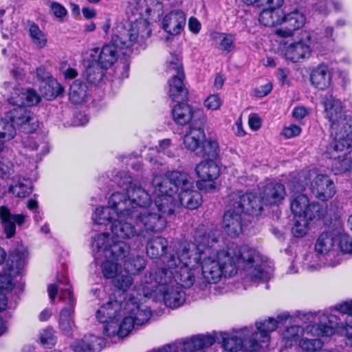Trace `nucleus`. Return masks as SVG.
I'll use <instances>...</instances> for the list:
<instances>
[{
	"label": "nucleus",
	"mask_w": 352,
	"mask_h": 352,
	"mask_svg": "<svg viewBox=\"0 0 352 352\" xmlns=\"http://www.w3.org/2000/svg\"><path fill=\"white\" fill-rule=\"evenodd\" d=\"M219 230L206 232L199 227L194 235L196 251L194 254L184 248L177 256H171L164 261L166 267L157 268L170 273L175 283L181 287H190L201 272L204 283L216 284L223 278L232 277L239 269L244 271L250 280L257 283L271 278L272 270L267 267L261 254L255 249L243 245L230 243L219 247Z\"/></svg>",
	"instance_id": "1"
},
{
	"label": "nucleus",
	"mask_w": 352,
	"mask_h": 352,
	"mask_svg": "<svg viewBox=\"0 0 352 352\" xmlns=\"http://www.w3.org/2000/svg\"><path fill=\"white\" fill-rule=\"evenodd\" d=\"M162 6L157 0H138L135 6L130 4L126 14L132 13L126 19L118 21L113 29L111 41L120 50L128 49L135 43L148 38L151 33L146 16H159Z\"/></svg>",
	"instance_id": "2"
},
{
	"label": "nucleus",
	"mask_w": 352,
	"mask_h": 352,
	"mask_svg": "<svg viewBox=\"0 0 352 352\" xmlns=\"http://www.w3.org/2000/svg\"><path fill=\"white\" fill-rule=\"evenodd\" d=\"M133 214L127 217H117L111 225L112 238L106 232L96 234L91 241V248L111 258L122 259L130 250L129 245L124 241L135 236H139L138 230L130 223L134 221L135 206L131 205Z\"/></svg>",
	"instance_id": "3"
},
{
	"label": "nucleus",
	"mask_w": 352,
	"mask_h": 352,
	"mask_svg": "<svg viewBox=\"0 0 352 352\" xmlns=\"http://www.w3.org/2000/svg\"><path fill=\"white\" fill-rule=\"evenodd\" d=\"M173 272L168 274L164 270L151 269L146 273L136 287L137 294L145 298H155L162 296L165 305L170 308H177L186 301V294L182 288L175 283L172 278Z\"/></svg>",
	"instance_id": "4"
},
{
	"label": "nucleus",
	"mask_w": 352,
	"mask_h": 352,
	"mask_svg": "<svg viewBox=\"0 0 352 352\" xmlns=\"http://www.w3.org/2000/svg\"><path fill=\"white\" fill-rule=\"evenodd\" d=\"M149 202V195L142 188L130 184L125 194L113 193L106 207L97 208L92 215L96 224L107 226L112 224L117 217H127L131 215L132 204L144 206Z\"/></svg>",
	"instance_id": "5"
},
{
	"label": "nucleus",
	"mask_w": 352,
	"mask_h": 352,
	"mask_svg": "<svg viewBox=\"0 0 352 352\" xmlns=\"http://www.w3.org/2000/svg\"><path fill=\"white\" fill-rule=\"evenodd\" d=\"M123 315L121 320L116 318L102 322L104 336L115 339V341L128 336L135 327L148 321L151 312L147 305L130 298L124 303Z\"/></svg>",
	"instance_id": "6"
},
{
	"label": "nucleus",
	"mask_w": 352,
	"mask_h": 352,
	"mask_svg": "<svg viewBox=\"0 0 352 352\" xmlns=\"http://www.w3.org/2000/svg\"><path fill=\"white\" fill-rule=\"evenodd\" d=\"M155 206L163 212L173 214L175 207L173 195L182 184L190 186L188 175L184 172L170 171L164 175H155L153 179Z\"/></svg>",
	"instance_id": "7"
},
{
	"label": "nucleus",
	"mask_w": 352,
	"mask_h": 352,
	"mask_svg": "<svg viewBox=\"0 0 352 352\" xmlns=\"http://www.w3.org/2000/svg\"><path fill=\"white\" fill-rule=\"evenodd\" d=\"M233 208L228 210L223 215L222 226L224 232L230 237H236L243 230L241 212L257 214L261 210L260 201L253 193L235 195Z\"/></svg>",
	"instance_id": "8"
},
{
	"label": "nucleus",
	"mask_w": 352,
	"mask_h": 352,
	"mask_svg": "<svg viewBox=\"0 0 352 352\" xmlns=\"http://www.w3.org/2000/svg\"><path fill=\"white\" fill-rule=\"evenodd\" d=\"M316 252L320 256L310 253L306 256L305 265L309 270H318L322 265L334 267L340 262L337 235L330 233H322L315 245Z\"/></svg>",
	"instance_id": "9"
},
{
	"label": "nucleus",
	"mask_w": 352,
	"mask_h": 352,
	"mask_svg": "<svg viewBox=\"0 0 352 352\" xmlns=\"http://www.w3.org/2000/svg\"><path fill=\"white\" fill-rule=\"evenodd\" d=\"M6 252L0 247V311L7 306V298L3 291L10 290L13 287V278L15 277L24 263L25 254L19 256L13 254L6 260ZM5 331L3 320L0 318V335Z\"/></svg>",
	"instance_id": "10"
},
{
	"label": "nucleus",
	"mask_w": 352,
	"mask_h": 352,
	"mask_svg": "<svg viewBox=\"0 0 352 352\" xmlns=\"http://www.w3.org/2000/svg\"><path fill=\"white\" fill-rule=\"evenodd\" d=\"M135 206L134 222L138 228L139 237L145 239L151 234L162 232L167 226V221L163 214L168 212L160 211L153 205L149 197V202L144 206Z\"/></svg>",
	"instance_id": "11"
},
{
	"label": "nucleus",
	"mask_w": 352,
	"mask_h": 352,
	"mask_svg": "<svg viewBox=\"0 0 352 352\" xmlns=\"http://www.w3.org/2000/svg\"><path fill=\"white\" fill-rule=\"evenodd\" d=\"M309 186L312 194L321 201H326L336 193L333 180L327 175L318 174L316 170L303 171L299 175L298 181L294 184V191H301Z\"/></svg>",
	"instance_id": "12"
},
{
	"label": "nucleus",
	"mask_w": 352,
	"mask_h": 352,
	"mask_svg": "<svg viewBox=\"0 0 352 352\" xmlns=\"http://www.w3.org/2000/svg\"><path fill=\"white\" fill-rule=\"evenodd\" d=\"M167 72L173 75L168 81V95L173 101L180 102L187 98L188 91L184 84V71L180 58L173 55L168 62Z\"/></svg>",
	"instance_id": "13"
},
{
	"label": "nucleus",
	"mask_w": 352,
	"mask_h": 352,
	"mask_svg": "<svg viewBox=\"0 0 352 352\" xmlns=\"http://www.w3.org/2000/svg\"><path fill=\"white\" fill-rule=\"evenodd\" d=\"M57 280L60 285H64L63 287H59L60 289V299L66 302L69 306V307H65L60 311L59 327L65 334L69 336L75 327L73 318L75 300L70 285H69L67 278L63 277V279H60L58 277Z\"/></svg>",
	"instance_id": "14"
},
{
	"label": "nucleus",
	"mask_w": 352,
	"mask_h": 352,
	"mask_svg": "<svg viewBox=\"0 0 352 352\" xmlns=\"http://www.w3.org/2000/svg\"><path fill=\"white\" fill-rule=\"evenodd\" d=\"M196 173L200 179L197 182V188L206 192H213L217 188L216 180L219 178L221 167L213 160H206L198 164L195 168Z\"/></svg>",
	"instance_id": "15"
},
{
	"label": "nucleus",
	"mask_w": 352,
	"mask_h": 352,
	"mask_svg": "<svg viewBox=\"0 0 352 352\" xmlns=\"http://www.w3.org/2000/svg\"><path fill=\"white\" fill-rule=\"evenodd\" d=\"M337 124L338 129L336 131L332 128V123H330V132L333 137V142L329 145L330 149L335 152L351 149L352 140L349 136L352 134V116L345 115L338 119Z\"/></svg>",
	"instance_id": "16"
},
{
	"label": "nucleus",
	"mask_w": 352,
	"mask_h": 352,
	"mask_svg": "<svg viewBox=\"0 0 352 352\" xmlns=\"http://www.w3.org/2000/svg\"><path fill=\"white\" fill-rule=\"evenodd\" d=\"M320 324L308 325L306 331L314 336H329L335 333L344 335L346 325L340 318L333 314L321 316Z\"/></svg>",
	"instance_id": "17"
},
{
	"label": "nucleus",
	"mask_w": 352,
	"mask_h": 352,
	"mask_svg": "<svg viewBox=\"0 0 352 352\" xmlns=\"http://www.w3.org/2000/svg\"><path fill=\"white\" fill-rule=\"evenodd\" d=\"M291 210L295 218H309L320 219L327 214V208L318 203H309L304 195L296 196L291 202Z\"/></svg>",
	"instance_id": "18"
},
{
	"label": "nucleus",
	"mask_w": 352,
	"mask_h": 352,
	"mask_svg": "<svg viewBox=\"0 0 352 352\" xmlns=\"http://www.w3.org/2000/svg\"><path fill=\"white\" fill-rule=\"evenodd\" d=\"M137 294L136 289L131 294L125 296L124 294H119L118 297L114 295L109 297V301L102 305L96 311V317L100 322H108L111 319H115L121 313L123 314L124 303L130 298H133L135 301L140 302V300L135 297Z\"/></svg>",
	"instance_id": "19"
},
{
	"label": "nucleus",
	"mask_w": 352,
	"mask_h": 352,
	"mask_svg": "<svg viewBox=\"0 0 352 352\" xmlns=\"http://www.w3.org/2000/svg\"><path fill=\"white\" fill-rule=\"evenodd\" d=\"M6 118L13 126H16L27 133L35 131L38 126L37 118L23 107H17L9 111Z\"/></svg>",
	"instance_id": "20"
},
{
	"label": "nucleus",
	"mask_w": 352,
	"mask_h": 352,
	"mask_svg": "<svg viewBox=\"0 0 352 352\" xmlns=\"http://www.w3.org/2000/svg\"><path fill=\"white\" fill-rule=\"evenodd\" d=\"M119 47L112 41L104 44L102 48H93L89 51V57L100 67L107 69L111 67L118 58Z\"/></svg>",
	"instance_id": "21"
},
{
	"label": "nucleus",
	"mask_w": 352,
	"mask_h": 352,
	"mask_svg": "<svg viewBox=\"0 0 352 352\" xmlns=\"http://www.w3.org/2000/svg\"><path fill=\"white\" fill-rule=\"evenodd\" d=\"M314 47L313 36L305 34L298 41L292 43L286 47L285 56L292 62H298L309 58Z\"/></svg>",
	"instance_id": "22"
},
{
	"label": "nucleus",
	"mask_w": 352,
	"mask_h": 352,
	"mask_svg": "<svg viewBox=\"0 0 352 352\" xmlns=\"http://www.w3.org/2000/svg\"><path fill=\"white\" fill-rule=\"evenodd\" d=\"M324 118L332 123L333 130H338V120L345 116L344 102L332 96L324 98L322 100Z\"/></svg>",
	"instance_id": "23"
},
{
	"label": "nucleus",
	"mask_w": 352,
	"mask_h": 352,
	"mask_svg": "<svg viewBox=\"0 0 352 352\" xmlns=\"http://www.w3.org/2000/svg\"><path fill=\"white\" fill-rule=\"evenodd\" d=\"M305 21V16L298 10H294L287 14L283 13L282 25H284V27L276 29L275 33L280 37H289L295 30L301 28Z\"/></svg>",
	"instance_id": "24"
},
{
	"label": "nucleus",
	"mask_w": 352,
	"mask_h": 352,
	"mask_svg": "<svg viewBox=\"0 0 352 352\" xmlns=\"http://www.w3.org/2000/svg\"><path fill=\"white\" fill-rule=\"evenodd\" d=\"M26 216L23 214H12L5 206H0V222L8 238L13 236L16 232V225L21 226L25 221Z\"/></svg>",
	"instance_id": "25"
},
{
	"label": "nucleus",
	"mask_w": 352,
	"mask_h": 352,
	"mask_svg": "<svg viewBox=\"0 0 352 352\" xmlns=\"http://www.w3.org/2000/svg\"><path fill=\"white\" fill-rule=\"evenodd\" d=\"M186 24V15L180 10H172L164 15L162 21V28L170 35H178Z\"/></svg>",
	"instance_id": "26"
},
{
	"label": "nucleus",
	"mask_w": 352,
	"mask_h": 352,
	"mask_svg": "<svg viewBox=\"0 0 352 352\" xmlns=\"http://www.w3.org/2000/svg\"><path fill=\"white\" fill-rule=\"evenodd\" d=\"M253 195L260 201L262 208L263 204L272 205L281 203L286 195V192L283 184L280 183H270L264 187L260 197H257L254 194Z\"/></svg>",
	"instance_id": "27"
},
{
	"label": "nucleus",
	"mask_w": 352,
	"mask_h": 352,
	"mask_svg": "<svg viewBox=\"0 0 352 352\" xmlns=\"http://www.w3.org/2000/svg\"><path fill=\"white\" fill-rule=\"evenodd\" d=\"M188 181L190 183V186H186L183 184H181L178 197L182 206L193 210L197 208L201 205L202 197L198 191L193 190V180L189 175Z\"/></svg>",
	"instance_id": "28"
},
{
	"label": "nucleus",
	"mask_w": 352,
	"mask_h": 352,
	"mask_svg": "<svg viewBox=\"0 0 352 352\" xmlns=\"http://www.w3.org/2000/svg\"><path fill=\"white\" fill-rule=\"evenodd\" d=\"M205 139L206 134L202 127L190 125L184 136L183 143L186 149L196 152Z\"/></svg>",
	"instance_id": "29"
},
{
	"label": "nucleus",
	"mask_w": 352,
	"mask_h": 352,
	"mask_svg": "<svg viewBox=\"0 0 352 352\" xmlns=\"http://www.w3.org/2000/svg\"><path fill=\"white\" fill-rule=\"evenodd\" d=\"M351 149L341 151L338 150L337 152L330 149V146L327 148L326 155L330 159H333V168L336 174L344 173L352 167V161L351 158L346 157V154L350 152Z\"/></svg>",
	"instance_id": "30"
},
{
	"label": "nucleus",
	"mask_w": 352,
	"mask_h": 352,
	"mask_svg": "<svg viewBox=\"0 0 352 352\" xmlns=\"http://www.w3.org/2000/svg\"><path fill=\"white\" fill-rule=\"evenodd\" d=\"M311 85L320 90L327 89L331 82V76L329 68L324 64L318 65L310 74Z\"/></svg>",
	"instance_id": "31"
},
{
	"label": "nucleus",
	"mask_w": 352,
	"mask_h": 352,
	"mask_svg": "<svg viewBox=\"0 0 352 352\" xmlns=\"http://www.w3.org/2000/svg\"><path fill=\"white\" fill-rule=\"evenodd\" d=\"M92 250L94 252V257L96 260L98 261L101 259L102 257L105 258L106 259L101 263V268L103 276L106 278L113 279L121 272V267L119 266L116 262L119 259L108 258L101 252L99 253L97 252V250H94L93 248Z\"/></svg>",
	"instance_id": "32"
},
{
	"label": "nucleus",
	"mask_w": 352,
	"mask_h": 352,
	"mask_svg": "<svg viewBox=\"0 0 352 352\" xmlns=\"http://www.w3.org/2000/svg\"><path fill=\"white\" fill-rule=\"evenodd\" d=\"M100 338L89 335L75 341L71 346L74 352H96L100 349Z\"/></svg>",
	"instance_id": "33"
},
{
	"label": "nucleus",
	"mask_w": 352,
	"mask_h": 352,
	"mask_svg": "<svg viewBox=\"0 0 352 352\" xmlns=\"http://www.w3.org/2000/svg\"><path fill=\"white\" fill-rule=\"evenodd\" d=\"M172 109V116L174 121L180 125L187 124L192 118L193 110L186 103L177 102Z\"/></svg>",
	"instance_id": "34"
},
{
	"label": "nucleus",
	"mask_w": 352,
	"mask_h": 352,
	"mask_svg": "<svg viewBox=\"0 0 352 352\" xmlns=\"http://www.w3.org/2000/svg\"><path fill=\"white\" fill-rule=\"evenodd\" d=\"M283 12L279 9L264 8L259 16V21L265 26L282 25Z\"/></svg>",
	"instance_id": "35"
},
{
	"label": "nucleus",
	"mask_w": 352,
	"mask_h": 352,
	"mask_svg": "<svg viewBox=\"0 0 352 352\" xmlns=\"http://www.w3.org/2000/svg\"><path fill=\"white\" fill-rule=\"evenodd\" d=\"M168 247V241L162 236L150 239L146 244V254L151 258L162 256Z\"/></svg>",
	"instance_id": "36"
},
{
	"label": "nucleus",
	"mask_w": 352,
	"mask_h": 352,
	"mask_svg": "<svg viewBox=\"0 0 352 352\" xmlns=\"http://www.w3.org/2000/svg\"><path fill=\"white\" fill-rule=\"evenodd\" d=\"M88 87L87 85L80 80H76L70 85L69 98L74 104H81L87 96Z\"/></svg>",
	"instance_id": "37"
},
{
	"label": "nucleus",
	"mask_w": 352,
	"mask_h": 352,
	"mask_svg": "<svg viewBox=\"0 0 352 352\" xmlns=\"http://www.w3.org/2000/svg\"><path fill=\"white\" fill-rule=\"evenodd\" d=\"M9 192L17 197L24 198L32 192V182L25 178H14L13 184L9 188Z\"/></svg>",
	"instance_id": "38"
},
{
	"label": "nucleus",
	"mask_w": 352,
	"mask_h": 352,
	"mask_svg": "<svg viewBox=\"0 0 352 352\" xmlns=\"http://www.w3.org/2000/svg\"><path fill=\"white\" fill-rule=\"evenodd\" d=\"M40 91L43 97L52 100L63 92V88L56 80L50 78L48 81L43 82Z\"/></svg>",
	"instance_id": "39"
},
{
	"label": "nucleus",
	"mask_w": 352,
	"mask_h": 352,
	"mask_svg": "<svg viewBox=\"0 0 352 352\" xmlns=\"http://www.w3.org/2000/svg\"><path fill=\"white\" fill-rule=\"evenodd\" d=\"M304 333L310 334V333L306 331V329L304 330L299 325H292L285 329L281 333V337L285 346H290L296 342Z\"/></svg>",
	"instance_id": "40"
},
{
	"label": "nucleus",
	"mask_w": 352,
	"mask_h": 352,
	"mask_svg": "<svg viewBox=\"0 0 352 352\" xmlns=\"http://www.w3.org/2000/svg\"><path fill=\"white\" fill-rule=\"evenodd\" d=\"M29 34L32 43L38 48H44L47 43V35L43 32L38 25L34 23H30Z\"/></svg>",
	"instance_id": "41"
},
{
	"label": "nucleus",
	"mask_w": 352,
	"mask_h": 352,
	"mask_svg": "<svg viewBox=\"0 0 352 352\" xmlns=\"http://www.w3.org/2000/svg\"><path fill=\"white\" fill-rule=\"evenodd\" d=\"M219 146L217 140L209 138L205 139L201 145L199 153L203 157H207L208 160H214L219 153Z\"/></svg>",
	"instance_id": "42"
},
{
	"label": "nucleus",
	"mask_w": 352,
	"mask_h": 352,
	"mask_svg": "<svg viewBox=\"0 0 352 352\" xmlns=\"http://www.w3.org/2000/svg\"><path fill=\"white\" fill-rule=\"evenodd\" d=\"M146 265V261L143 256H132L124 263L125 270L131 274H137L143 270Z\"/></svg>",
	"instance_id": "43"
},
{
	"label": "nucleus",
	"mask_w": 352,
	"mask_h": 352,
	"mask_svg": "<svg viewBox=\"0 0 352 352\" xmlns=\"http://www.w3.org/2000/svg\"><path fill=\"white\" fill-rule=\"evenodd\" d=\"M104 69L95 64L91 60V64L89 65L86 69L87 78L89 82L92 84L99 82L104 76Z\"/></svg>",
	"instance_id": "44"
},
{
	"label": "nucleus",
	"mask_w": 352,
	"mask_h": 352,
	"mask_svg": "<svg viewBox=\"0 0 352 352\" xmlns=\"http://www.w3.org/2000/svg\"><path fill=\"white\" fill-rule=\"evenodd\" d=\"M16 130L12 124L7 118H0V140L6 142L14 138Z\"/></svg>",
	"instance_id": "45"
},
{
	"label": "nucleus",
	"mask_w": 352,
	"mask_h": 352,
	"mask_svg": "<svg viewBox=\"0 0 352 352\" xmlns=\"http://www.w3.org/2000/svg\"><path fill=\"white\" fill-rule=\"evenodd\" d=\"M133 283V278L121 272L113 279V285L115 287L122 291H126Z\"/></svg>",
	"instance_id": "46"
},
{
	"label": "nucleus",
	"mask_w": 352,
	"mask_h": 352,
	"mask_svg": "<svg viewBox=\"0 0 352 352\" xmlns=\"http://www.w3.org/2000/svg\"><path fill=\"white\" fill-rule=\"evenodd\" d=\"M314 219L296 218L294 225L292 228V233L296 237H302L308 231L309 222Z\"/></svg>",
	"instance_id": "47"
},
{
	"label": "nucleus",
	"mask_w": 352,
	"mask_h": 352,
	"mask_svg": "<svg viewBox=\"0 0 352 352\" xmlns=\"http://www.w3.org/2000/svg\"><path fill=\"white\" fill-rule=\"evenodd\" d=\"M338 251L346 254H352V236L342 233L337 235Z\"/></svg>",
	"instance_id": "48"
},
{
	"label": "nucleus",
	"mask_w": 352,
	"mask_h": 352,
	"mask_svg": "<svg viewBox=\"0 0 352 352\" xmlns=\"http://www.w3.org/2000/svg\"><path fill=\"white\" fill-rule=\"evenodd\" d=\"M218 39L219 41L218 48L220 50L230 52L234 47V36L232 34H221Z\"/></svg>",
	"instance_id": "49"
},
{
	"label": "nucleus",
	"mask_w": 352,
	"mask_h": 352,
	"mask_svg": "<svg viewBox=\"0 0 352 352\" xmlns=\"http://www.w3.org/2000/svg\"><path fill=\"white\" fill-rule=\"evenodd\" d=\"M39 340L42 345L45 347H52L55 344L56 340L54 332L52 329L47 328L41 332Z\"/></svg>",
	"instance_id": "50"
},
{
	"label": "nucleus",
	"mask_w": 352,
	"mask_h": 352,
	"mask_svg": "<svg viewBox=\"0 0 352 352\" xmlns=\"http://www.w3.org/2000/svg\"><path fill=\"white\" fill-rule=\"evenodd\" d=\"M24 93L25 89H23L14 88L13 92L8 99L9 102L17 107H22L24 105Z\"/></svg>",
	"instance_id": "51"
},
{
	"label": "nucleus",
	"mask_w": 352,
	"mask_h": 352,
	"mask_svg": "<svg viewBox=\"0 0 352 352\" xmlns=\"http://www.w3.org/2000/svg\"><path fill=\"white\" fill-rule=\"evenodd\" d=\"M300 346L304 351H316L322 347V342L319 339H302L300 342Z\"/></svg>",
	"instance_id": "52"
},
{
	"label": "nucleus",
	"mask_w": 352,
	"mask_h": 352,
	"mask_svg": "<svg viewBox=\"0 0 352 352\" xmlns=\"http://www.w3.org/2000/svg\"><path fill=\"white\" fill-rule=\"evenodd\" d=\"M41 100L40 96L32 89L25 90L24 105L32 106L37 104Z\"/></svg>",
	"instance_id": "53"
},
{
	"label": "nucleus",
	"mask_w": 352,
	"mask_h": 352,
	"mask_svg": "<svg viewBox=\"0 0 352 352\" xmlns=\"http://www.w3.org/2000/svg\"><path fill=\"white\" fill-rule=\"evenodd\" d=\"M335 309L341 314H346L345 324L349 316H352V300L350 301H344L335 306Z\"/></svg>",
	"instance_id": "54"
},
{
	"label": "nucleus",
	"mask_w": 352,
	"mask_h": 352,
	"mask_svg": "<svg viewBox=\"0 0 352 352\" xmlns=\"http://www.w3.org/2000/svg\"><path fill=\"white\" fill-rule=\"evenodd\" d=\"M221 100L218 94L209 96L204 102L205 107L210 110H217L221 105Z\"/></svg>",
	"instance_id": "55"
},
{
	"label": "nucleus",
	"mask_w": 352,
	"mask_h": 352,
	"mask_svg": "<svg viewBox=\"0 0 352 352\" xmlns=\"http://www.w3.org/2000/svg\"><path fill=\"white\" fill-rule=\"evenodd\" d=\"M48 5L51 13L57 18H62L67 13V10L59 3L48 1Z\"/></svg>",
	"instance_id": "56"
},
{
	"label": "nucleus",
	"mask_w": 352,
	"mask_h": 352,
	"mask_svg": "<svg viewBox=\"0 0 352 352\" xmlns=\"http://www.w3.org/2000/svg\"><path fill=\"white\" fill-rule=\"evenodd\" d=\"M301 133V128L296 124H289L284 127L281 134L286 138H292Z\"/></svg>",
	"instance_id": "57"
},
{
	"label": "nucleus",
	"mask_w": 352,
	"mask_h": 352,
	"mask_svg": "<svg viewBox=\"0 0 352 352\" xmlns=\"http://www.w3.org/2000/svg\"><path fill=\"white\" fill-rule=\"evenodd\" d=\"M171 141L170 139L161 140L159 144V152H162L168 157L174 156V153L171 150Z\"/></svg>",
	"instance_id": "58"
},
{
	"label": "nucleus",
	"mask_w": 352,
	"mask_h": 352,
	"mask_svg": "<svg viewBox=\"0 0 352 352\" xmlns=\"http://www.w3.org/2000/svg\"><path fill=\"white\" fill-rule=\"evenodd\" d=\"M272 89V85L267 82L254 89V96L258 98H263L268 95Z\"/></svg>",
	"instance_id": "59"
},
{
	"label": "nucleus",
	"mask_w": 352,
	"mask_h": 352,
	"mask_svg": "<svg viewBox=\"0 0 352 352\" xmlns=\"http://www.w3.org/2000/svg\"><path fill=\"white\" fill-rule=\"evenodd\" d=\"M346 337V344L352 347V316H349L346 322V329L344 335Z\"/></svg>",
	"instance_id": "60"
},
{
	"label": "nucleus",
	"mask_w": 352,
	"mask_h": 352,
	"mask_svg": "<svg viewBox=\"0 0 352 352\" xmlns=\"http://www.w3.org/2000/svg\"><path fill=\"white\" fill-rule=\"evenodd\" d=\"M309 113L308 109L302 106H298L293 110L292 116L296 120H301Z\"/></svg>",
	"instance_id": "61"
},
{
	"label": "nucleus",
	"mask_w": 352,
	"mask_h": 352,
	"mask_svg": "<svg viewBox=\"0 0 352 352\" xmlns=\"http://www.w3.org/2000/svg\"><path fill=\"white\" fill-rule=\"evenodd\" d=\"M283 3V0H261V7L265 8L278 9Z\"/></svg>",
	"instance_id": "62"
},
{
	"label": "nucleus",
	"mask_w": 352,
	"mask_h": 352,
	"mask_svg": "<svg viewBox=\"0 0 352 352\" xmlns=\"http://www.w3.org/2000/svg\"><path fill=\"white\" fill-rule=\"evenodd\" d=\"M248 124L252 130L256 131L261 127V119L257 115L251 114L249 116Z\"/></svg>",
	"instance_id": "63"
},
{
	"label": "nucleus",
	"mask_w": 352,
	"mask_h": 352,
	"mask_svg": "<svg viewBox=\"0 0 352 352\" xmlns=\"http://www.w3.org/2000/svg\"><path fill=\"white\" fill-rule=\"evenodd\" d=\"M188 28L192 32L197 34L200 31L201 23L196 18L190 17L188 20Z\"/></svg>",
	"instance_id": "64"
}]
</instances>
